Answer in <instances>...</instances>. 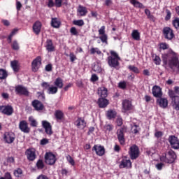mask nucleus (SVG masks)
Here are the masks:
<instances>
[{
	"instance_id": "9d476101",
	"label": "nucleus",
	"mask_w": 179,
	"mask_h": 179,
	"mask_svg": "<svg viewBox=\"0 0 179 179\" xmlns=\"http://www.w3.org/2000/svg\"><path fill=\"white\" fill-rule=\"evenodd\" d=\"M25 155L29 162H34L37 157L35 148H27Z\"/></svg>"
},
{
	"instance_id": "6ab92c4d",
	"label": "nucleus",
	"mask_w": 179,
	"mask_h": 179,
	"mask_svg": "<svg viewBox=\"0 0 179 179\" xmlns=\"http://www.w3.org/2000/svg\"><path fill=\"white\" fill-rule=\"evenodd\" d=\"M179 96V86H175L173 90H170L169 91V95L173 101H175L176 98H179V96Z\"/></svg>"
},
{
	"instance_id": "13d9d810",
	"label": "nucleus",
	"mask_w": 179,
	"mask_h": 179,
	"mask_svg": "<svg viewBox=\"0 0 179 179\" xmlns=\"http://www.w3.org/2000/svg\"><path fill=\"white\" fill-rule=\"evenodd\" d=\"M41 87L43 88V90H48V88H50V83L48 82H43L41 83Z\"/></svg>"
},
{
	"instance_id": "a878e982",
	"label": "nucleus",
	"mask_w": 179,
	"mask_h": 179,
	"mask_svg": "<svg viewBox=\"0 0 179 179\" xmlns=\"http://www.w3.org/2000/svg\"><path fill=\"white\" fill-rule=\"evenodd\" d=\"M97 104L100 108H106L109 104V101L106 98H99Z\"/></svg>"
},
{
	"instance_id": "4c0bfd02",
	"label": "nucleus",
	"mask_w": 179,
	"mask_h": 179,
	"mask_svg": "<svg viewBox=\"0 0 179 179\" xmlns=\"http://www.w3.org/2000/svg\"><path fill=\"white\" fill-rule=\"evenodd\" d=\"M127 69L129 70V71H131L136 74H138L140 73L139 69L134 65H129Z\"/></svg>"
},
{
	"instance_id": "603ef678",
	"label": "nucleus",
	"mask_w": 179,
	"mask_h": 179,
	"mask_svg": "<svg viewBox=\"0 0 179 179\" xmlns=\"http://www.w3.org/2000/svg\"><path fill=\"white\" fill-rule=\"evenodd\" d=\"M153 61L156 65H160L161 63V58L159 56H157L155 55V58L153 59Z\"/></svg>"
},
{
	"instance_id": "4468645a",
	"label": "nucleus",
	"mask_w": 179,
	"mask_h": 179,
	"mask_svg": "<svg viewBox=\"0 0 179 179\" xmlns=\"http://www.w3.org/2000/svg\"><path fill=\"white\" fill-rule=\"evenodd\" d=\"M20 130L25 134H29L31 131V128L29 127V124L27 120H21L19 123Z\"/></svg>"
},
{
	"instance_id": "7c9ffc66",
	"label": "nucleus",
	"mask_w": 179,
	"mask_h": 179,
	"mask_svg": "<svg viewBox=\"0 0 179 179\" xmlns=\"http://www.w3.org/2000/svg\"><path fill=\"white\" fill-rule=\"evenodd\" d=\"M54 85L57 87V89H62V87H64V80L60 77H58L54 81Z\"/></svg>"
},
{
	"instance_id": "6e6d98bb",
	"label": "nucleus",
	"mask_w": 179,
	"mask_h": 179,
	"mask_svg": "<svg viewBox=\"0 0 179 179\" xmlns=\"http://www.w3.org/2000/svg\"><path fill=\"white\" fill-rule=\"evenodd\" d=\"M99 35H105L106 34V26L103 25L99 29Z\"/></svg>"
},
{
	"instance_id": "0e129e2a",
	"label": "nucleus",
	"mask_w": 179,
	"mask_h": 179,
	"mask_svg": "<svg viewBox=\"0 0 179 179\" xmlns=\"http://www.w3.org/2000/svg\"><path fill=\"white\" fill-rule=\"evenodd\" d=\"M48 143H49L48 138H42V140H41V141H40V145H45L48 144Z\"/></svg>"
},
{
	"instance_id": "dca6fc26",
	"label": "nucleus",
	"mask_w": 179,
	"mask_h": 179,
	"mask_svg": "<svg viewBox=\"0 0 179 179\" xmlns=\"http://www.w3.org/2000/svg\"><path fill=\"white\" fill-rule=\"evenodd\" d=\"M41 56H37L31 62V69L33 72L38 71V66L41 65Z\"/></svg>"
},
{
	"instance_id": "aec40b11",
	"label": "nucleus",
	"mask_w": 179,
	"mask_h": 179,
	"mask_svg": "<svg viewBox=\"0 0 179 179\" xmlns=\"http://www.w3.org/2000/svg\"><path fill=\"white\" fill-rule=\"evenodd\" d=\"M122 110L124 113L132 110L131 101L129 99H124L122 102Z\"/></svg>"
},
{
	"instance_id": "cd10ccee",
	"label": "nucleus",
	"mask_w": 179,
	"mask_h": 179,
	"mask_svg": "<svg viewBox=\"0 0 179 179\" xmlns=\"http://www.w3.org/2000/svg\"><path fill=\"white\" fill-rule=\"evenodd\" d=\"M10 66L14 72L18 73L20 70V66L19 64V61L14 59L10 62Z\"/></svg>"
},
{
	"instance_id": "de8ad7c7",
	"label": "nucleus",
	"mask_w": 179,
	"mask_h": 179,
	"mask_svg": "<svg viewBox=\"0 0 179 179\" xmlns=\"http://www.w3.org/2000/svg\"><path fill=\"white\" fill-rule=\"evenodd\" d=\"M172 24L176 29H179V17H176L173 20Z\"/></svg>"
},
{
	"instance_id": "864d4df0",
	"label": "nucleus",
	"mask_w": 179,
	"mask_h": 179,
	"mask_svg": "<svg viewBox=\"0 0 179 179\" xmlns=\"http://www.w3.org/2000/svg\"><path fill=\"white\" fill-rule=\"evenodd\" d=\"M166 15L165 16V21H169L170 20L171 17V13L170 11V10L166 9Z\"/></svg>"
},
{
	"instance_id": "9b49d317",
	"label": "nucleus",
	"mask_w": 179,
	"mask_h": 179,
	"mask_svg": "<svg viewBox=\"0 0 179 179\" xmlns=\"http://www.w3.org/2000/svg\"><path fill=\"white\" fill-rule=\"evenodd\" d=\"M15 93L17 95H24L28 96L29 95V91L26 87H24L22 85H18L15 87Z\"/></svg>"
},
{
	"instance_id": "774afa93",
	"label": "nucleus",
	"mask_w": 179,
	"mask_h": 179,
	"mask_svg": "<svg viewBox=\"0 0 179 179\" xmlns=\"http://www.w3.org/2000/svg\"><path fill=\"white\" fill-rule=\"evenodd\" d=\"M36 179H50V178H48L47 176L41 174L38 176Z\"/></svg>"
},
{
	"instance_id": "ddd939ff",
	"label": "nucleus",
	"mask_w": 179,
	"mask_h": 179,
	"mask_svg": "<svg viewBox=\"0 0 179 179\" xmlns=\"http://www.w3.org/2000/svg\"><path fill=\"white\" fill-rule=\"evenodd\" d=\"M43 27V23L41 21L36 20L32 26V30L35 35L38 36L41 33V28Z\"/></svg>"
},
{
	"instance_id": "5fc2aeb1",
	"label": "nucleus",
	"mask_w": 179,
	"mask_h": 179,
	"mask_svg": "<svg viewBox=\"0 0 179 179\" xmlns=\"http://www.w3.org/2000/svg\"><path fill=\"white\" fill-rule=\"evenodd\" d=\"M66 159L71 166H75V159H73V158H72L71 155H68V157H66Z\"/></svg>"
},
{
	"instance_id": "bb28decb",
	"label": "nucleus",
	"mask_w": 179,
	"mask_h": 179,
	"mask_svg": "<svg viewBox=\"0 0 179 179\" xmlns=\"http://www.w3.org/2000/svg\"><path fill=\"white\" fill-rule=\"evenodd\" d=\"M98 94L101 98H107L108 96V90L106 87H101L98 89Z\"/></svg>"
},
{
	"instance_id": "393cba45",
	"label": "nucleus",
	"mask_w": 179,
	"mask_h": 179,
	"mask_svg": "<svg viewBox=\"0 0 179 179\" xmlns=\"http://www.w3.org/2000/svg\"><path fill=\"white\" fill-rule=\"evenodd\" d=\"M152 94L156 98H161L162 96V89L160 88L159 86L158 85H155L152 87Z\"/></svg>"
},
{
	"instance_id": "e433bc0d",
	"label": "nucleus",
	"mask_w": 179,
	"mask_h": 179,
	"mask_svg": "<svg viewBox=\"0 0 179 179\" xmlns=\"http://www.w3.org/2000/svg\"><path fill=\"white\" fill-rule=\"evenodd\" d=\"M58 92L57 87L51 86L48 88V94H55Z\"/></svg>"
},
{
	"instance_id": "f704fd0d",
	"label": "nucleus",
	"mask_w": 179,
	"mask_h": 179,
	"mask_svg": "<svg viewBox=\"0 0 179 179\" xmlns=\"http://www.w3.org/2000/svg\"><path fill=\"white\" fill-rule=\"evenodd\" d=\"M116 115H117L116 112L115 110H112L111 109L110 110H108L106 113V116L108 120H112L115 118Z\"/></svg>"
},
{
	"instance_id": "09e8293b",
	"label": "nucleus",
	"mask_w": 179,
	"mask_h": 179,
	"mask_svg": "<svg viewBox=\"0 0 179 179\" xmlns=\"http://www.w3.org/2000/svg\"><path fill=\"white\" fill-rule=\"evenodd\" d=\"M169 48V44H167L165 42H162L159 43V49L165 50H168Z\"/></svg>"
},
{
	"instance_id": "f3484780",
	"label": "nucleus",
	"mask_w": 179,
	"mask_h": 179,
	"mask_svg": "<svg viewBox=\"0 0 179 179\" xmlns=\"http://www.w3.org/2000/svg\"><path fill=\"white\" fill-rule=\"evenodd\" d=\"M31 106L36 111H42L44 110V105L41 101L38 99H34L31 102Z\"/></svg>"
},
{
	"instance_id": "b1692460",
	"label": "nucleus",
	"mask_w": 179,
	"mask_h": 179,
	"mask_svg": "<svg viewBox=\"0 0 179 179\" xmlns=\"http://www.w3.org/2000/svg\"><path fill=\"white\" fill-rule=\"evenodd\" d=\"M157 103L160 108L165 109L168 107L169 101L166 98H163L161 96L157 99Z\"/></svg>"
},
{
	"instance_id": "58836bf2",
	"label": "nucleus",
	"mask_w": 179,
	"mask_h": 179,
	"mask_svg": "<svg viewBox=\"0 0 179 179\" xmlns=\"http://www.w3.org/2000/svg\"><path fill=\"white\" fill-rule=\"evenodd\" d=\"M36 166L37 167L38 170H42L45 166L43 159H38Z\"/></svg>"
},
{
	"instance_id": "c9c22d12",
	"label": "nucleus",
	"mask_w": 179,
	"mask_h": 179,
	"mask_svg": "<svg viewBox=\"0 0 179 179\" xmlns=\"http://www.w3.org/2000/svg\"><path fill=\"white\" fill-rule=\"evenodd\" d=\"M8 74L6 69H0V80H5L8 78Z\"/></svg>"
},
{
	"instance_id": "20e7f679",
	"label": "nucleus",
	"mask_w": 179,
	"mask_h": 179,
	"mask_svg": "<svg viewBox=\"0 0 179 179\" xmlns=\"http://www.w3.org/2000/svg\"><path fill=\"white\" fill-rule=\"evenodd\" d=\"M128 154L131 160H136L140 155V151L138 145L133 144L130 146Z\"/></svg>"
},
{
	"instance_id": "e2e57ef3",
	"label": "nucleus",
	"mask_w": 179,
	"mask_h": 179,
	"mask_svg": "<svg viewBox=\"0 0 179 179\" xmlns=\"http://www.w3.org/2000/svg\"><path fill=\"white\" fill-rule=\"evenodd\" d=\"M155 166L158 171H161L164 166V164H163V162H159V164H157Z\"/></svg>"
},
{
	"instance_id": "c85d7f7f",
	"label": "nucleus",
	"mask_w": 179,
	"mask_h": 179,
	"mask_svg": "<svg viewBox=\"0 0 179 179\" xmlns=\"http://www.w3.org/2000/svg\"><path fill=\"white\" fill-rule=\"evenodd\" d=\"M51 27L55 29L59 28V27H61V20L57 17H52Z\"/></svg>"
},
{
	"instance_id": "49530a36",
	"label": "nucleus",
	"mask_w": 179,
	"mask_h": 179,
	"mask_svg": "<svg viewBox=\"0 0 179 179\" xmlns=\"http://www.w3.org/2000/svg\"><path fill=\"white\" fill-rule=\"evenodd\" d=\"M12 49L13 50H20V45L17 42V41H13L12 45H11Z\"/></svg>"
},
{
	"instance_id": "ea45409f",
	"label": "nucleus",
	"mask_w": 179,
	"mask_h": 179,
	"mask_svg": "<svg viewBox=\"0 0 179 179\" xmlns=\"http://www.w3.org/2000/svg\"><path fill=\"white\" fill-rule=\"evenodd\" d=\"M73 24L78 27H83L85 25V21L83 20H75L73 21Z\"/></svg>"
},
{
	"instance_id": "a18cd8bd",
	"label": "nucleus",
	"mask_w": 179,
	"mask_h": 179,
	"mask_svg": "<svg viewBox=\"0 0 179 179\" xmlns=\"http://www.w3.org/2000/svg\"><path fill=\"white\" fill-rule=\"evenodd\" d=\"M132 5L135 8H138L141 9H143L145 8L144 5L142 3L139 2L138 1H134V3H132Z\"/></svg>"
},
{
	"instance_id": "0eeeda50",
	"label": "nucleus",
	"mask_w": 179,
	"mask_h": 179,
	"mask_svg": "<svg viewBox=\"0 0 179 179\" xmlns=\"http://www.w3.org/2000/svg\"><path fill=\"white\" fill-rule=\"evenodd\" d=\"M57 162V157L52 152H46L45 154V162L46 164L52 166Z\"/></svg>"
},
{
	"instance_id": "4be33fe9",
	"label": "nucleus",
	"mask_w": 179,
	"mask_h": 179,
	"mask_svg": "<svg viewBox=\"0 0 179 179\" xmlns=\"http://www.w3.org/2000/svg\"><path fill=\"white\" fill-rule=\"evenodd\" d=\"M75 125L80 129H85L87 125L86 120L83 117H78L75 122Z\"/></svg>"
},
{
	"instance_id": "680f3d73",
	"label": "nucleus",
	"mask_w": 179,
	"mask_h": 179,
	"mask_svg": "<svg viewBox=\"0 0 179 179\" xmlns=\"http://www.w3.org/2000/svg\"><path fill=\"white\" fill-rule=\"evenodd\" d=\"M70 32H71V34H73L74 36L78 35V30L76 29V27H72L70 29Z\"/></svg>"
},
{
	"instance_id": "473e14b6",
	"label": "nucleus",
	"mask_w": 179,
	"mask_h": 179,
	"mask_svg": "<svg viewBox=\"0 0 179 179\" xmlns=\"http://www.w3.org/2000/svg\"><path fill=\"white\" fill-rule=\"evenodd\" d=\"M55 117L57 120H62L64 118V112L62 110H55Z\"/></svg>"
},
{
	"instance_id": "69168bd1",
	"label": "nucleus",
	"mask_w": 179,
	"mask_h": 179,
	"mask_svg": "<svg viewBox=\"0 0 179 179\" xmlns=\"http://www.w3.org/2000/svg\"><path fill=\"white\" fill-rule=\"evenodd\" d=\"M113 4V2L112 0H105L104 5L107 7H110Z\"/></svg>"
},
{
	"instance_id": "a19ab883",
	"label": "nucleus",
	"mask_w": 179,
	"mask_h": 179,
	"mask_svg": "<svg viewBox=\"0 0 179 179\" xmlns=\"http://www.w3.org/2000/svg\"><path fill=\"white\" fill-rule=\"evenodd\" d=\"M13 174L15 177L19 178L23 174V171L21 169V168H17V169H15Z\"/></svg>"
},
{
	"instance_id": "bf43d9fd",
	"label": "nucleus",
	"mask_w": 179,
	"mask_h": 179,
	"mask_svg": "<svg viewBox=\"0 0 179 179\" xmlns=\"http://www.w3.org/2000/svg\"><path fill=\"white\" fill-rule=\"evenodd\" d=\"M0 179H13V177L10 172H6L4 175V177H1Z\"/></svg>"
},
{
	"instance_id": "5701e85b",
	"label": "nucleus",
	"mask_w": 179,
	"mask_h": 179,
	"mask_svg": "<svg viewBox=\"0 0 179 179\" xmlns=\"http://www.w3.org/2000/svg\"><path fill=\"white\" fill-rule=\"evenodd\" d=\"M117 139L121 145H125L124 129H119L117 131Z\"/></svg>"
},
{
	"instance_id": "6e6552de",
	"label": "nucleus",
	"mask_w": 179,
	"mask_h": 179,
	"mask_svg": "<svg viewBox=\"0 0 179 179\" xmlns=\"http://www.w3.org/2000/svg\"><path fill=\"white\" fill-rule=\"evenodd\" d=\"M168 141L170 143L171 148L173 150H179V138L176 136H169Z\"/></svg>"
},
{
	"instance_id": "3c124183",
	"label": "nucleus",
	"mask_w": 179,
	"mask_h": 179,
	"mask_svg": "<svg viewBox=\"0 0 179 179\" xmlns=\"http://www.w3.org/2000/svg\"><path fill=\"white\" fill-rule=\"evenodd\" d=\"M118 87L119 88L122 89V90H125L127 87V83L125 81H120L118 83Z\"/></svg>"
},
{
	"instance_id": "338daca9",
	"label": "nucleus",
	"mask_w": 179,
	"mask_h": 179,
	"mask_svg": "<svg viewBox=\"0 0 179 179\" xmlns=\"http://www.w3.org/2000/svg\"><path fill=\"white\" fill-rule=\"evenodd\" d=\"M176 105V109L179 110V97L176 98L175 101H173Z\"/></svg>"
},
{
	"instance_id": "c756f323",
	"label": "nucleus",
	"mask_w": 179,
	"mask_h": 179,
	"mask_svg": "<svg viewBox=\"0 0 179 179\" xmlns=\"http://www.w3.org/2000/svg\"><path fill=\"white\" fill-rule=\"evenodd\" d=\"M77 11L78 13H80V16L81 17H85L87 15V8L82 5L78 6Z\"/></svg>"
},
{
	"instance_id": "2eb2a0df",
	"label": "nucleus",
	"mask_w": 179,
	"mask_h": 179,
	"mask_svg": "<svg viewBox=\"0 0 179 179\" xmlns=\"http://www.w3.org/2000/svg\"><path fill=\"white\" fill-rule=\"evenodd\" d=\"M92 151H95L96 155L99 157H103L106 154V148L103 145H99V144H95L92 148Z\"/></svg>"
},
{
	"instance_id": "f8f14e48",
	"label": "nucleus",
	"mask_w": 179,
	"mask_h": 179,
	"mask_svg": "<svg viewBox=\"0 0 179 179\" xmlns=\"http://www.w3.org/2000/svg\"><path fill=\"white\" fill-rule=\"evenodd\" d=\"M132 166V164L127 158V157H122L121 162H120L119 168L120 169H131Z\"/></svg>"
},
{
	"instance_id": "f257e3e1",
	"label": "nucleus",
	"mask_w": 179,
	"mask_h": 179,
	"mask_svg": "<svg viewBox=\"0 0 179 179\" xmlns=\"http://www.w3.org/2000/svg\"><path fill=\"white\" fill-rule=\"evenodd\" d=\"M162 59L164 65H168L169 67L175 72L174 67L177 68L176 73L179 74V55L171 48L162 55Z\"/></svg>"
},
{
	"instance_id": "7ed1b4c3",
	"label": "nucleus",
	"mask_w": 179,
	"mask_h": 179,
	"mask_svg": "<svg viewBox=\"0 0 179 179\" xmlns=\"http://www.w3.org/2000/svg\"><path fill=\"white\" fill-rule=\"evenodd\" d=\"M110 55L108 56L107 58L108 64L110 67L116 69L117 66H120L119 61L120 60V57L114 50H110Z\"/></svg>"
},
{
	"instance_id": "4d7b16f0",
	"label": "nucleus",
	"mask_w": 179,
	"mask_h": 179,
	"mask_svg": "<svg viewBox=\"0 0 179 179\" xmlns=\"http://www.w3.org/2000/svg\"><path fill=\"white\" fill-rule=\"evenodd\" d=\"M70 61L71 62H73L75 60L78 59V57L75 55V53L70 52L69 54Z\"/></svg>"
},
{
	"instance_id": "39448f33",
	"label": "nucleus",
	"mask_w": 179,
	"mask_h": 179,
	"mask_svg": "<svg viewBox=\"0 0 179 179\" xmlns=\"http://www.w3.org/2000/svg\"><path fill=\"white\" fill-rule=\"evenodd\" d=\"M162 34L165 39L171 41L175 37L173 30L169 27H164L162 30Z\"/></svg>"
},
{
	"instance_id": "412c9836",
	"label": "nucleus",
	"mask_w": 179,
	"mask_h": 179,
	"mask_svg": "<svg viewBox=\"0 0 179 179\" xmlns=\"http://www.w3.org/2000/svg\"><path fill=\"white\" fill-rule=\"evenodd\" d=\"M45 48L48 52H55V45L52 43V39H47L45 43Z\"/></svg>"
},
{
	"instance_id": "052dcab7",
	"label": "nucleus",
	"mask_w": 179,
	"mask_h": 179,
	"mask_svg": "<svg viewBox=\"0 0 179 179\" xmlns=\"http://www.w3.org/2000/svg\"><path fill=\"white\" fill-rule=\"evenodd\" d=\"M98 80H99V76H97L96 73L92 74L91 76V81L94 83V82H97Z\"/></svg>"
},
{
	"instance_id": "72a5a7b5",
	"label": "nucleus",
	"mask_w": 179,
	"mask_h": 179,
	"mask_svg": "<svg viewBox=\"0 0 179 179\" xmlns=\"http://www.w3.org/2000/svg\"><path fill=\"white\" fill-rule=\"evenodd\" d=\"M62 3L67 4L68 3L67 0H55V6L56 8L62 7Z\"/></svg>"
},
{
	"instance_id": "79ce46f5",
	"label": "nucleus",
	"mask_w": 179,
	"mask_h": 179,
	"mask_svg": "<svg viewBox=\"0 0 179 179\" xmlns=\"http://www.w3.org/2000/svg\"><path fill=\"white\" fill-rule=\"evenodd\" d=\"M97 54L98 55H101V50L99 49V48H92L90 50V54L91 55H94Z\"/></svg>"
},
{
	"instance_id": "1a4fd4ad",
	"label": "nucleus",
	"mask_w": 179,
	"mask_h": 179,
	"mask_svg": "<svg viewBox=\"0 0 179 179\" xmlns=\"http://www.w3.org/2000/svg\"><path fill=\"white\" fill-rule=\"evenodd\" d=\"M0 113L2 114L10 116L14 113V109L11 105H2V106H0Z\"/></svg>"
},
{
	"instance_id": "8fccbe9b",
	"label": "nucleus",
	"mask_w": 179,
	"mask_h": 179,
	"mask_svg": "<svg viewBox=\"0 0 179 179\" xmlns=\"http://www.w3.org/2000/svg\"><path fill=\"white\" fill-rule=\"evenodd\" d=\"M99 38L101 40V41L103 43H108V41L107 40L108 39V36H107V34H103V35H101L99 36Z\"/></svg>"
},
{
	"instance_id": "37998d69",
	"label": "nucleus",
	"mask_w": 179,
	"mask_h": 179,
	"mask_svg": "<svg viewBox=\"0 0 179 179\" xmlns=\"http://www.w3.org/2000/svg\"><path fill=\"white\" fill-rule=\"evenodd\" d=\"M141 130L139 126H138V124H134L132 127H131V131L133 134H138L139 131Z\"/></svg>"
},
{
	"instance_id": "f03ea898",
	"label": "nucleus",
	"mask_w": 179,
	"mask_h": 179,
	"mask_svg": "<svg viewBox=\"0 0 179 179\" xmlns=\"http://www.w3.org/2000/svg\"><path fill=\"white\" fill-rule=\"evenodd\" d=\"M177 159V155L175 151L173 150H169L166 151L164 154H162L160 157V161L163 163L171 164L175 162V160Z\"/></svg>"
},
{
	"instance_id": "2f4dec72",
	"label": "nucleus",
	"mask_w": 179,
	"mask_h": 179,
	"mask_svg": "<svg viewBox=\"0 0 179 179\" xmlns=\"http://www.w3.org/2000/svg\"><path fill=\"white\" fill-rule=\"evenodd\" d=\"M131 37L135 41H140V38H141L140 33L138 31L137 29H134L132 31Z\"/></svg>"
},
{
	"instance_id": "a211bd4d",
	"label": "nucleus",
	"mask_w": 179,
	"mask_h": 179,
	"mask_svg": "<svg viewBox=\"0 0 179 179\" xmlns=\"http://www.w3.org/2000/svg\"><path fill=\"white\" fill-rule=\"evenodd\" d=\"M42 126L45 129V132L48 135H52V126H51V123L50 122H47V120H43Z\"/></svg>"
},
{
	"instance_id": "c03bdc74",
	"label": "nucleus",
	"mask_w": 179,
	"mask_h": 179,
	"mask_svg": "<svg viewBox=\"0 0 179 179\" xmlns=\"http://www.w3.org/2000/svg\"><path fill=\"white\" fill-rule=\"evenodd\" d=\"M29 121L30 122V125L33 127H36L38 126V122H36V120H34L32 116H30L29 117Z\"/></svg>"
},
{
	"instance_id": "423d86ee",
	"label": "nucleus",
	"mask_w": 179,
	"mask_h": 179,
	"mask_svg": "<svg viewBox=\"0 0 179 179\" xmlns=\"http://www.w3.org/2000/svg\"><path fill=\"white\" fill-rule=\"evenodd\" d=\"M16 136L13 131H6L3 134V141L6 143L12 144L15 142Z\"/></svg>"
}]
</instances>
